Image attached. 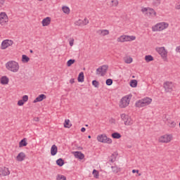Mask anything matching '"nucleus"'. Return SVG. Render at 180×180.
<instances>
[{
	"mask_svg": "<svg viewBox=\"0 0 180 180\" xmlns=\"http://www.w3.org/2000/svg\"><path fill=\"white\" fill-rule=\"evenodd\" d=\"M85 130H86L85 127H82V128L81 129V131H82V133H84V132L85 131Z\"/></svg>",
	"mask_w": 180,
	"mask_h": 180,
	"instance_id": "obj_50",
	"label": "nucleus"
},
{
	"mask_svg": "<svg viewBox=\"0 0 180 180\" xmlns=\"http://www.w3.org/2000/svg\"><path fill=\"white\" fill-rule=\"evenodd\" d=\"M34 122H39V117H34Z\"/></svg>",
	"mask_w": 180,
	"mask_h": 180,
	"instance_id": "obj_49",
	"label": "nucleus"
},
{
	"mask_svg": "<svg viewBox=\"0 0 180 180\" xmlns=\"http://www.w3.org/2000/svg\"><path fill=\"white\" fill-rule=\"evenodd\" d=\"M163 88L165 89V92H172L174 91V83L172 82H165L163 84Z\"/></svg>",
	"mask_w": 180,
	"mask_h": 180,
	"instance_id": "obj_10",
	"label": "nucleus"
},
{
	"mask_svg": "<svg viewBox=\"0 0 180 180\" xmlns=\"http://www.w3.org/2000/svg\"><path fill=\"white\" fill-rule=\"evenodd\" d=\"M92 85L95 87V88H99V82L96 81V80H93L92 81Z\"/></svg>",
	"mask_w": 180,
	"mask_h": 180,
	"instance_id": "obj_40",
	"label": "nucleus"
},
{
	"mask_svg": "<svg viewBox=\"0 0 180 180\" xmlns=\"http://www.w3.org/2000/svg\"><path fill=\"white\" fill-rule=\"evenodd\" d=\"M111 6H117L119 5V1L117 0H111Z\"/></svg>",
	"mask_w": 180,
	"mask_h": 180,
	"instance_id": "obj_39",
	"label": "nucleus"
},
{
	"mask_svg": "<svg viewBox=\"0 0 180 180\" xmlns=\"http://www.w3.org/2000/svg\"><path fill=\"white\" fill-rule=\"evenodd\" d=\"M151 102H153V99L148 97H146L138 101L136 103L135 105L136 108H144V106H148V105H150Z\"/></svg>",
	"mask_w": 180,
	"mask_h": 180,
	"instance_id": "obj_3",
	"label": "nucleus"
},
{
	"mask_svg": "<svg viewBox=\"0 0 180 180\" xmlns=\"http://www.w3.org/2000/svg\"><path fill=\"white\" fill-rule=\"evenodd\" d=\"M136 174H139V169H133L132 170V174H136Z\"/></svg>",
	"mask_w": 180,
	"mask_h": 180,
	"instance_id": "obj_47",
	"label": "nucleus"
},
{
	"mask_svg": "<svg viewBox=\"0 0 180 180\" xmlns=\"http://www.w3.org/2000/svg\"><path fill=\"white\" fill-rule=\"evenodd\" d=\"M62 10H63V12L64 13H66L67 15L70 13V8H68V6H63Z\"/></svg>",
	"mask_w": 180,
	"mask_h": 180,
	"instance_id": "obj_36",
	"label": "nucleus"
},
{
	"mask_svg": "<svg viewBox=\"0 0 180 180\" xmlns=\"http://www.w3.org/2000/svg\"><path fill=\"white\" fill-rule=\"evenodd\" d=\"M5 67L8 71L11 72H19V68L20 66L19 65V63L15 60H9L5 64Z\"/></svg>",
	"mask_w": 180,
	"mask_h": 180,
	"instance_id": "obj_1",
	"label": "nucleus"
},
{
	"mask_svg": "<svg viewBox=\"0 0 180 180\" xmlns=\"http://www.w3.org/2000/svg\"><path fill=\"white\" fill-rule=\"evenodd\" d=\"M75 63V59H70L67 62V67H71Z\"/></svg>",
	"mask_w": 180,
	"mask_h": 180,
	"instance_id": "obj_37",
	"label": "nucleus"
},
{
	"mask_svg": "<svg viewBox=\"0 0 180 180\" xmlns=\"http://www.w3.org/2000/svg\"><path fill=\"white\" fill-rule=\"evenodd\" d=\"M22 63H27L28 62L30 61V58H29L26 55H22V59H21Z\"/></svg>",
	"mask_w": 180,
	"mask_h": 180,
	"instance_id": "obj_25",
	"label": "nucleus"
},
{
	"mask_svg": "<svg viewBox=\"0 0 180 180\" xmlns=\"http://www.w3.org/2000/svg\"><path fill=\"white\" fill-rule=\"evenodd\" d=\"M111 168L114 174H118V172H120V171H122L120 167H118L117 166H112Z\"/></svg>",
	"mask_w": 180,
	"mask_h": 180,
	"instance_id": "obj_27",
	"label": "nucleus"
},
{
	"mask_svg": "<svg viewBox=\"0 0 180 180\" xmlns=\"http://www.w3.org/2000/svg\"><path fill=\"white\" fill-rule=\"evenodd\" d=\"M88 139H91V135H89V136H88Z\"/></svg>",
	"mask_w": 180,
	"mask_h": 180,
	"instance_id": "obj_53",
	"label": "nucleus"
},
{
	"mask_svg": "<svg viewBox=\"0 0 180 180\" xmlns=\"http://www.w3.org/2000/svg\"><path fill=\"white\" fill-rule=\"evenodd\" d=\"M141 12L144 13L146 12V13H148V8H143L141 9Z\"/></svg>",
	"mask_w": 180,
	"mask_h": 180,
	"instance_id": "obj_46",
	"label": "nucleus"
},
{
	"mask_svg": "<svg viewBox=\"0 0 180 180\" xmlns=\"http://www.w3.org/2000/svg\"><path fill=\"white\" fill-rule=\"evenodd\" d=\"M97 140L100 143H105L107 144H112V139L108 138L106 134H101L97 136Z\"/></svg>",
	"mask_w": 180,
	"mask_h": 180,
	"instance_id": "obj_7",
	"label": "nucleus"
},
{
	"mask_svg": "<svg viewBox=\"0 0 180 180\" xmlns=\"http://www.w3.org/2000/svg\"><path fill=\"white\" fill-rule=\"evenodd\" d=\"M93 175L94 178L98 179L99 178V172H98L96 169L93 170Z\"/></svg>",
	"mask_w": 180,
	"mask_h": 180,
	"instance_id": "obj_38",
	"label": "nucleus"
},
{
	"mask_svg": "<svg viewBox=\"0 0 180 180\" xmlns=\"http://www.w3.org/2000/svg\"><path fill=\"white\" fill-rule=\"evenodd\" d=\"M72 124H70V120H65L64 123V127L70 129Z\"/></svg>",
	"mask_w": 180,
	"mask_h": 180,
	"instance_id": "obj_34",
	"label": "nucleus"
},
{
	"mask_svg": "<svg viewBox=\"0 0 180 180\" xmlns=\"http://www.w3.org/2000/svg\"><path fill=\"white\" fill-rule=\"evenodd\" d=\"M51 23V18L50 17H46L44 18L41 21V25L44 27L46 26H49Z\"/></svg>",
	"mask_w": 180,
	"mask_h": 180,
	"instance_id": "obj_17",
	"label": "nucleus"
},
{
	"mask_svg": "<svg viewBox=\"0 0 180 180\" xmlns=\"http://www.w3.org/2000/svg\"><path fill=\"white\" fill-rule=\"evenodd\" d=\"M0 82L2 85H8L9 84V78L6 76H3L0 79Z\"/></svg>",
	"mask_w": 180,
	"mask_h": 180,
	"instance_id": "obj_20",
	"label": "nucleus"
},
{
	"mask_svg": "<svg viewBox=\"0 0 180 180\" xmlns=\"http://www.w3.org/2000/svg\"><path fill=\"white\" fill-rule=\"evenodd\" d=\"M132 78H136V76H132Z\"/></svg>",
	"mask_w": 180,
	"mask_h": 180,
	"instance_id": "obj_56",
	"label": "nucleus"
},
{
	"mask_svg": "<svg viewBox=\"0 0 180 180\" xmlns=\"http://www.w3.org/2000/svg\"><path fill=\"white\" fill-rule=\"evenodd\" d=\"M29 101V96L25 95L22 97V99L18 101V106H23L25 103Z\"/></svg>",
	"mask_w": 180,
	"mask_h": 180,
	"instance_id": "obj_16",
	"label": "nucleus"
},
{
	"mask_svg": "<svg viewBox=\"0 0 180 180\" xmlns=\"http://www.w3.org/2000/svg\"><path fill=\"white\" fill-rule=\"evenodd\" d=\"M26 158V154L23 152H20L18 155H17V161L22 162Z\"/></svg>",
	"mask_w": 180,
	"mask_h": 180,
	"instance_id": "obj_21",
	"label": "nucleus"
},
{
	"mask_svg": "<svg viewBox=\"0 0 180 180\" xmlns=\"http://www.w3.org/2000/svg\"><path fill=\"white\" fill-rule=\"evenodd\" d=\"M30 53H33V51H32V50H30Z\"/></svg>",
	"mask_w": 180,
	"mask_h": 180,
	"instance_id": "obj_55",
	"label": "nucleus"
},
{
	"mask_svg": "<svg viewBox=\"0 0 180 180\" xmlns=\"http://www.w3.org/2000/svg\"><path fill=\"white\" fill-rule=\"evenodd\" d=\"M84 72H81L79 74V76L77 77L78 82H84Z\"/></svg>",
	"mask_w": 180,
	"mask_h": 180,
	"instance_id": "obj_28",
	"label": "nucleus"
},
{
	"mask_svg": "<svg viewBox=\"0 0 180 180\" xmlns=\"http://www.w3.org/2000/svg\"><path fill=\"white\" fill-rule=\"evenodd\" d=\"M108 68H109V66L106 65H103V66L97 68L96 75H101V77L105 76L106 75V72H108Z\"/></svg>",
	"mask_w": 180,
	"mask_h": 180,
	"instance_id": "obj_9",
	"label": "nucleus"
},
{
	"mask_svg": "<svg viewBox=\"0 0 180 180\" xmlns=\"http://www.w3.org/2000/svg\"><path fill=\"white\" fill-rule=\"evenodd\" d=\"M56 164L58 165V167H63L64 165V160L62 158H59L56 160Z\"/></svg>",
	"mask_w": 180,
	"mask_h": 180,
	"instance_id": "obj_33",
	"label": "nucleus"
},
{
	"mask_svg": "<svg viewBox=\"0 0 180 180\" xmlns=\"http://www.w3.org/2000/svg\"><path fill=\"white\" fill-rule=\"evenodd\" d=\"M110 162H115V161H116V159H114V160L113 159H110Z\"/></svg>",
	"mask_w": 180,
	"mask_h": 180,
	"instance_id": "obj_52",
	"label": "nucleus"
},
{
	"mask_svg": "<svg viewBox=\"0 0 180 180\" xmlns=\"http://www.w3.org/2000/svg\"><path fill=\"white\" fill-rule=\"evenodd\" d=\"M69 44L71 47H72L74 46V39H72L70 42Z\"/></svg>",
	"mask_w": 180,
	"mask_h": 180,
	"instance_id": "obj_45",
	"label": "nucleus"
},
{
	"mask_svg": "<svg viewBox=\"0 0 180 180\" xmlns=\"http://www.w3.org/2000/svg\"><path fill=\"white\" fill-rule=\"evenodd\" d=\"M106 85L110 86V85H112L113 84V80L112 79H108L105 82Z\"/></svg>",
	"mask_w": 180,
	"mask_h": 180,
	"instance_id": "obj_41",
	"label": "nucleus"
},
{
	"mask_svg": "<svg viewBox=\"0 0 180 180\" xmlns=\"http://www.w3.org/2000/svg\"><path fill=\"white\" fill-rule=\"evenodd\" d=\"M136 40V37L129 35H122L117 38V41L119 43H124V41H133Z\"/></svg>",
	"mask_w": 180,
	"mask_h": 180,
	"instance_id": "obj_6",
	"label": "nucleus"
},
{
	"mask_svg": "<svg viewBox=\"0 0 180 180\" xmlns=\"http://www.w3.org/2000/svg\"><path fill=\"white\" fill-rule=\"evenodd\" d=\"M88 23H89V20H88V19L84 18V20H82V25H84V26H86Z\"/></svg>",
	"mask_w": 180,
	"mask_h": 180,
	"instance_id": "obj_43",
	"label": "nucleus"
},
{
	"mask_svg": "<svg viewBox=\"0 0 180 180\" xmlns=\"http://www.w3.org/2000/svg\"><path fill=\"white\" fill-rule=\"evenodd\" d=\"M153 4L157 6L161 4V0H153Z\"/></svg>",
	"mask_w": 180,
	"mask_h": 180,
	"instance_id": "obj_44",
	"label": "nucleus"
},
{
	"mask_svg": "<svg viewBox=\"0 0 180 180\" xmlns=\"http://www.w3.org/2000/svg\"><path fill=\"white\" fill-rule=\"evenodd\" d=\"M75 26H82V20H78L75 22Z\"/></svg>",
	"mask_w": 180,
	"mask_h": 180,
	"instance_id": "obj_42",
	"label": "nucleus"
},
{
	"mask_svg": "<svg viewBox=\"0 0 180 180\" xmlns=\"http://www.w3.org/2000/svg\"><path fill=\"white\" fill-rule=\"evenodd\" d=\"M176 53H180V46H179L176 48Z\"/></svg>",
	"mask_w": 180,
	"mask_h": 180,
	"instance_id": "obj_48",
	"label": "nucleus"
},
{
	"mask_svg": "<svg viewBox=\"0 0 180 180\" xmlns=\"http://www.w3.org/2000/svg\"><path fill=\"white\" fill-rule=\"evenodd\" d=\"M174 139L172 134H166L165 135H162L158 138V142L162 143L163 144H168V143H171Z\"/></svg>",
	"mask_w": 180,
	"mask_h": 180,
	"instance_id": "obj_4",
	"label": "nucleus"
},
{
	"mask_svg": "<svg viewBox=\"0 0 180 180\" xmlns=\"http://www.w3.org/2000/svg\"><path fill=\"white\" fill-rule=\"evenodd\" d=\"M146 15L152 16V18H155L157 16V12L151 8H148V11L146 13Z\"/></svg>",
	"mask_w": 180,
	"mask_h": 180,
	"instance_id": "obj_23",
	"label": "nucleus"
},
{
	"mask_svg": "<svg viewBox=\"0 0 180 180\" xmlns=\"http://www.w3.org/2000/svg\"><path fill=\"white\" fill-rule=\"evenodd\" d=\"M145 60L146 63H150V61H154V58L151 55H147L145 56Z\"/></svg>",
	"mask_w": 180,
	"mask_h": 180,
	"instance_id": "obj_29",
	"label": "nucleus"
},
{
	"mask_svg": "<svg viewBox=\"0 0 180 180\" xmlns=\"http://www.w3.org/2000/svg\"><path fill=\"white\" fill-rule=\"evenodd\" d=\"M124 60L126 64H131V63H133V58H131V57L124 58Z\"/></svg>",
	"mask_w": 180,
	"mask_h": 180,
	"instance_id": "obj_30",
	"label": "nucleus"
},
{
	"mask_svg": "<svg viewBox=\"0 0 180 180\" xmlns=\"http://www.w3.org/2000/svg\"><path fill=\"white\" fill-rule=\"evenodd\" d=\"M56 180H67V177L62 174H58L56 176Z\"/></svg>",
	"mask_w": 180,
	"mask_h": 180,
	"instance_id": "obj_35",
	"label": "nucleus"
},
{
	"mask_svg": "<svg viewBox=\"0 0 180 180\" xmlns=\"http://www.w3.org/2000/svg\"><path fill=\"white\" fill-rule=\"evenodd\" d=\"M129 85L131 88H136L137 86V81L136 79L131 80Z\"/></svg>",
	"mask_w": 180,
	"mask_h": 180,
	"instance_id": "obj_31",
	"label": "nucleus"
},
{
	"mask_svg": "<svg viewBox=\"0 0 180 180\" xmlns=\"http://www.w3.org/2000/svg\"><path fill=\"white\" fill-rule=\"evenodd\" d=\"M26 146H27V142L26 141V138H24L23 139H22L20 143H19V147L22 148V147H26Z\"/></svg>",
	"mask_w": 180,
	"mask_h": 180,
	"instance_id": "obj_26",
	"label": "nucleus"
},
{
	"mask_svg": "<svg viewBox=\"0 0 180 180\" xmlns=\"http://www.w3.org/2000/svg\"><path fill=\"white\" fill-rule=\"evenodd\" d=\"M11 172L9 171V168L7 167H0V176H7L9 175Z\"/></svg>",
	"mask_w": 180,
	"mask_h": 180,
	"instance_id": "obj_15",
	"label": "nucleus"
},
{
	"mask_svg": "<svg viewBox=\"0 0 180 180\" xmlns=\"http://www.w3.org/2000/svg\"><path fill=\"white\" fill-rule=\"evenodd\" d=\"M97 33L99 34V36H108L110 32L109 30H98L97 31Z\"/></svg>",
	"mask_w": 180,
	"mask_h": 180,
	"instance_id": "obj_19",
	"label": "nucleus"
},
{
	"mask_svg": "<svg viewBox=\"0 0 180 180\" xmlns=\"http://www.w3.org/2000/svg\"><path fill=\"white\" fill-rule=\"evenodd\" d=\"M121 119L124 122L125 126H131L133 124V120L128 115L121 114Z\"/></svg>",
	"mask_w": 180,
	"mask_h": 180,
	"instance_id": "obj_8",
	"label": "nucleus"
},
{
	"mask_svg": "<svg viewBox=\"0 0 180 180\" xmlns=\"http://www.w3.org/2000/svg\"><path fill=\"white\" fill-rule=\"evenodd\" d=\"M139 176H141V173L139 174Z\"/></svg>",
	"mask_w": 180,
	"mask_h": 180,
	"instance_id": "obj_54",
	"label": "nucleus"
},
{
	"mask_svg": "<svg viewBox=\"0 0 180 180\" xmlns=\"http://www.w3.org/2000/svg\"><path fill=\"white\" fill-rule=\"evenodd\" d=\"M72 154L75 158H78L79 160H84L85 158V155L79 151L72 152Z\"/></svg>",
	"mask_w": 180,
	"mask_h": 180,
	"instance_id": "obj_18",
	"label": "nucleus"
},
{
	"mask_svg": "<svg viewBox=\"0 0 180 180\" xmlns=\"http://www.w3.org/2000/svg\"><path fill=\"white\" fill-rule=\"evenodd\" d=\"M58 151V148H57V146L53 145L51 148V155H56Z\"/></svg>",
	"mask_w": 180,
	"mask_h": 180,
	"instance_id": "obj_24",
	"label": "nucleus"
},
{
	"mask_svg": "<svg viewBox=\"0 0 180 180\" xmlns=\"http://www.w3.org/2000/svg\"><path fill=\"white\" fill-rule=\"evenodd\" d=\"M8 15H6V13H0V25L1 26H4L5 23H8Z\"/></svg>",
	"mask_w": 180,
	"mask_h": 180,
	"instance_id": "obj_13",
	"label": "nucleus"
},
{
	"mask_svg": "<svg viewBox=\"0 0 180 180\" xmlns=\"http://www.w3.org/2000/svg\"><path fill=\"white\" fill-rule=\"evenodd\" d=\"M46 96L44 94H41L38 97H37L34 101L33 103H37V102H41L44 99H46Z\"/></svg>",
	"mask_w": 180,
	"mask_h": 180,
	"instance_id": "obj_22",
	"label": "nucleus"
},
{
	"mask_svg": "<svg viewBox=\"0 0 180 180\" xmlns=\"http://www.w3.org/2000/svg\"><path fill=\"white\" fill-rule=\"evenodd\" d=\"M13 41L11 39H5L1 43V50H6V49H8V47L13 46Z\"/></svg>",
	"mask_w": 180,
	"mask_h": 180,
	"instance_id": "obj_11",
	"label": "nucleus"
},
{
	"mask_svg": "<svg viewBox=\"0 0 180 180\" xmlns=\"http://www.w3.org/2000/svg\"><path fill=\"white\" fill-rule=\"evenodd\" d=\"M168 26L169 24L168 22H158L152 27L153 32H162V30H165V29H168Z\"/></svg>",
	"mask_w": 180,
	"mask_h": 180,
	"instance_id": "obj_2",
	"label": "nucleus"
},
{
	"mask_svg": "<svg viewBox=\"0 0 180 180\" xmlns=\"http://www.w3.org/2000/svg\"><path fill=\"white\" fill-rule=\"evenodd\" d=\"M70 84H74V82H75L74 79H71L70 80Z\"/></svg>",
	"mask_w": 180,
	"mask_h": 180,
	"instance_id": "obj_51",
	"label": "nucleus"
},
{
	"mask_svg": "<svg viewBox=\"0 0 180 180\" xmlns=\"http://www.w3.org/2000/svg\"><path fill=\"white\" fill-rule=\"evenodd\" d=\"M165 122L167 124L169 127L174 128L176 126V123H175L174 121L171 120V118H169V117H167V115H165Z\"/></svg>",
	"mask_w": 180,
	"mask_h": 180,
	"instance_id": "obj_14",
	"label": "nucleus"
},
{
	"mask_svg": "<svg viewBox=\"0 0 180 180\" xmlns=\"http://www.w3.org/2000/svg\"><path fill=\"white\" fill-rule=\"evenodd\" d=\"M131 99V96H125L121 98L120 101L119 106L121 108H127L130 105V100Z\"/></svg>",
	"mask_w": 180,
	"mask_h": 180,
	"instance_id": "obj_5",
	"label": "nucleus"
},
{
	"mask_svg": "<svg viewBox=\"0 0 180 180\" xmlns=\"http://www.w3.org/2000/svg\"><path fill=\"white\" fill-rule=\"evenodd\" d=\"M157 52L160 56H161L163 58H167V56H168V52L165 50V47H160L156 49Z\"/></svg>",
	"mask_w": 180,
	"mask_h": 180,
	"instance_id": "obj_12",
	"label": "nucleus"
},
{
	"mask_svg": "<svg viewBox=\"0 0 180 180\" xmlns=\"http://www.w3.org/2000/svg\"><path fill=\"white\" fill-rule=\"evenodd\" d=\"M86 127H88V124H86Z\"/></svg>",
	"mask_w": 180,
	"mask_h": 180,
	"instance_id": "obj_57",
	"label": "nucleus"
},
{
	"mask_svg": "<svg viewBox=\"0 0 180 180\" xmlns=\"http://www.w3.org/2000/svg\"><path fill=\"white\" fill-rule=\"evenodd\" d=\"M111 137H112V139H120L122 135L118 132H115L112 134Z\"/></svg>",
	"mask_w": 180,
	"mask_h": 180,
	"instance_id": "obj_32",
	"label": "nucleus"
}]
</instances>
